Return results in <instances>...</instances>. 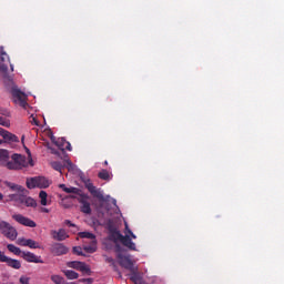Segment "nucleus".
<instances>
[{"label": "nucleus", "mask_w": 284, "mask_h": 284, "mask_svg": "<svg viewBox=\"0 0 284 284\" xmlns=\"http://www.w3.org/2000/svg\"><path fill=\"white\" fill-rule=\"evenodd\" d=\"M82 183H84V186L88 189V192H90V194L94 199H98V201H105L103 192H101V189H97V186H94L91 179L82 178Z\"/></svg>", "instance_id": "obj_4"}, {"label": "nucleus", "mask_w": 284, "mask_h": 284, "mask_svg": "<svg viewBox=\"0 0 284 284\" xmlns=\"http://www.w3.org/2000/svg\"><path fill=\"white\" fill-rule=\"evenodd\" d=\"M21 258H23V261H27V263H43V260L41 258V256H37L32 252L23 251Z\"/></svg>", "instance_id": "obj_12"}, {"label": "nucleus", "mask_w": 284, "mask_h": 284, "mask_svg": "<svg viewBox=\"0 0 284 284\" xmlns=\"http://www.w3.org/2000/svg\"><path fill=\"white\" fill-rule=\"evenodd\" d=\"M8 170H19V163L17 162H8L7 163Z\"/></svg>", "instance_id": "obj_35"}, {"label": "nucleus", "mask_w": 284, "mask_h": 284, "mask_svg": "<svg viewBox=\"0 0 284 284\" xmlns=\"http://www.w3.org/2000/svg\"><path fill=\"white\" fill-rule=\"evenodd\" d=\"M50 252L53 256H63V254L68 253V248L61 243H54L51 245Z\"/></svg>", "instance_id": "obj_11"}, {"label": "nucleus", "mask_w": 284, "mask_h": 284, "mask_svg": "<svg viewBox=\"0 0 284 284\" xmlns=\"http://www.w3.org/2000/svg\"><path fill=\"white\" fill-rule=\"evenodd\" d=\"M0 201H3V193L0 192Z\"/></svg>", "instance_id": "obj_51"}, {"label": "nucleus", "mask_w": 284, "mask_h": 284, "mask_svg": "<svg viewBox=\"0 0 284 284\" xmlns=\"http://www.w3.org/2000/svg\"><path fill=\"white\" fill-rule=\"evenodd\" d=\"M11 94L14 103H18L20 108H23L24 110L28 108V95L23 93V91L14 85L11 88Z\"/></svg>", "instance_id": "obj_3"}, {"label": "nucleus", "mask_w": 284, "mask_h": 284, "mask_svg": "<svg viewBox=\"0 0 284 284\" xmlns=\"http://www.w3.org/2000/svg\"><path fill=\"white\" fill-rule=\"evenodd\" d=\"M6 254H3V252L0 251V256H4Z\"/></svg>", "instance_id": "obj_53"}, {"label": "nucleus", "mask_w": 284, "mask_h": 284, "mask_svg": "<svg viewBox=\"0 0 284 284\" xmlns=\"http://www.w3.org/2000/svg\"><path fill=\"white\" fill-rule=\"evenodd\" d=\"M39 199H40L41 205H44V206L48 205V192L40 191Z\"/></svg>", "instance_id": "obj_26"}, {"label": "nucleus", "mask_w": 284, "mask_h": 284, "mask_svg": "<svg viewBox=\"0 0 284 284\" xmlns=\"http://www.w3.org/2000/svg\"><path fill=\"white\" fill-rule=\"evenodd\" d=\"M51 168L57 172H61V170H63V164H61V162H51Z\"/></svg>", "instance_id": "obj_32"}, {"label": "nucleus", "mask_w": 284, "mask_h": 284, "mask_svg": "<svg viewBox=\"0 0 284 284\" xmlns=\"http://www.w3.org/2000/svg\"><path fill=\"white\" fill-rule=\"evenodd\" d=\"M130 281H132V283H141V281H143V276H141V273L139 272V266H136L135 268H133L132 271H130Z\"/></svg>", "instance_id": "obj_19"}, {"label": "nucleus", "mask_w": 284, "mask_h": 284, "mask_svg": "<svg viewBox=\"0 0 284 284\" xmlns=\"http://www.w3.org/2000/svg\"><path fill=\"white\" fill-rule=\"evenodd\" d=\"M64 276H67V278L69 281H77V278H79V273L72 271V270H67L63 271Z\"/></svg>", "instance_id": "obj_24"}, {"label": "nucleus", "mask_w": 284, "mask_h": 284, "mask_svg": "<svg viewBox=\"0 0 284 284\" xmlns=\"http://www.w3.org/2000/svg\"><path fill=\"white\" fill-rule=\"evenodd\" d=\"M125 230H126L128 234H130L131 237L136 239V235L134 233H132V230H130V227L128 226V223H125Z\"/></svg>", "instance_id": "obj_42"}, {"label": "nucleus", "mask_w": 284, "mask_h": 284, "mask_svg": "<svg viewBox=\"0 0 284 284\" xmlns=\"http://www.w3.org/2000/svg\"><path fill=\"white\" fill-rule=\"evenodd\" d=\"M63 284H70V283H68V282H64Z\"/></svg>", "instance_id": "obj_56"}, {"label": "nucleus", "mask_w": 284, "mask_h": 284, "mask_svg": "<svg viewBox=\"0 0 284 284\" xmlns=\"http://www.w3.org/2000/svg\"><path fill=\"white\" fill-rule=\"evenodd\" d=\"M4 185L7 187H9L11 190V192H18V193H24L26 192V187L19 185V184H14L12 182H4Z\"/></svg>", "instance_id": "obj_20"}, {"label": "nucleus", "mask_w": 284, "mask_h": 284, "mask_svg": "<svg viewBox=\"0 0 284 284\" xmlns=\"http://www.w3.org/2000/svg\"><path fill=\"white\" fill-rule=\"evenodd\" d=\"M77 201L81 204L80 210L83 214H92V207L90 206V195L85 194L77 197Z\"/></svg>", "instance_id": "obj_7"}, {"label": "nucleus", "mask_w": 284, "mask_h": 284, "mask_svg": "<svg viewBox=\"0 0 284 284\" xmlns=\"http://www.w3.org/2000/svg\"><path fill=\"white\" fill-rule=\"evenodd\" d=\"M22 199H23V193H14V194H9L7 201H13L14 203H18V205H21Z\"/></svg>", "instance_id": "obj_22"}, {"label": "nucleus", "mask_w": 284, "mask_h": 284, "mask_svg": "<svg viewBox=\"0 0 284 284\" xmlns=\"http://www.w3.org/2000/svg\"><path fill=\"white\" fill-rule=\"evenodd\" d=\"M0 232L6 236V239H9V241H17V236H19L17 229L3 220H0Z\"/></svg>", "instance_id": "obj_1"}, {"label": "nucleus", "mask_w": 284, "mask_h": 284, "mask_svg": "<svg viewBox=\"0 0 284 284\" xmlns=\"http://www.w3.org/2000/svg\"><path fill=\"white\" fill-rule=\"evenodd\" d=\"M6 57L8 58V53H6V50L3 49V47H0V61L4 62Z\"/></svg>", "instance_id": "obj_36"}, {"label": "nucleus", "mask_w": 284, "mask_h": 284, "mask_svg": "<svg viewBox=\"0 0 284 284\" xmlns=\"http://www.w3.org/2000/svg\"><path fill=\"white\" fill-rule=\"evenodd\" d=\"M0 263H7L8 267L13 270H21V262L6 255H0Z\"/></svg>", "instance_id": "obj_10"}, {"label": "nucleus", "mask_w": 284, "mask_h": 284, "mask_svg": "<svg viewBox=\"0 0 284 284\" xmlns=\"http://www.w3.org/2000/svg\"><path fill=\"white\" fill-rule=\"evenodd\" d=\"M64 192L67 194H75V195H71V199H81V196H85V193H83L81 189L73 187V186L69 189H64Z\"/></svg>", "instance_id": "obj_17"}, {"label": "nucleus", "mask_w": 284, "mask_h": 284, "mask_svg": "<svg viewBox=\"0 0 284 284\" xmlns=\"http://www.w3.org/2000/svg\"><path fill=\"white\" fill-rule=\"evenodd\" d=\"M118 236L121 237L120 243H122L124 247H128L129 250H136V244L132 242V239L130 237V235H118Z\"/></svg>", "instance_id": "obj_15"}, {"label": "nucleus", "mask_w": 284, "mask_h": 284, "mask_svg": "<svg viewBox=\"0 0 284 284\" xmlns=\"http://www.w3.org/2000/svg\"><path fill=\"white\" fill-rule=\"evenodd\" d=\"M0 125H2L3 128H10V120L0 116Z\"/></svg>", "instance_id": "obj_34"}, {"label": "nucleus", "mask_w": 284, "mask_h": 284, "mask_svg": "<svg viewBox=\"0 0 284 284\" xmlns=\"http://www.w3.org/2000/svg\"><path fill=\"white\" fill-rule=\"evenodd\" d=\"M79 236L80 239H90L91 241H94V239H97V236H94V234L91 232H80Z\"/></svg>", "instance_id": "obj_28"}, {"label": "nucleus", "mask_w": 284, "mask_h": 284, "mask_svg": "<svg viewBox=\"0 0 284 284\" xmlns=\"http://www.w3.org/2000/svg\"><path fill=\"white\" fill-rule=\"evenodd\" d=\"M51 235L54 241H65L68 239V233L64 229H60L59 231H52Z\"/></svg>", "instance_id": "obj_18"}, {"label": "nucleus", "mask_w": 284, "mask_h": 284, "mask_svg": "<svg viewBox=\"0 0 284 284\" xmlns=\"http://www.w3.org/2000/svg\"><path fill=\"white\" fill-rule=\"evenodd\" d=\"M65 224L69 225V227H74V224L70 220H65Z\"/></svg>", "instance_id": "obj_47"}, {"label": "nucleus", "mask_w": 284, "mask_h": 284, "mask_svg": "<svg viewBox=\"0 0 284 284\" xmlns=\"http://www.w3.org/2000/svg\"><path fill=\"white\" fill-rule=\"evenodd\" d=\"M17 244L21 247H30V250H41V245L39 244V242L32 239L19 237Z\"/></svg>", "instance_id": "obj_9"}, {"label": "nucleus", "mask_w": 284, "mask_h": 284, "mask_svg": "<svg viewBox=\"0 0 284 284\" xmlns=\"http://www.w3.org/2000/svg\"><path fill=\"white\" fill-rule=\"evenodd\" d=\"M27 187L29 190H34V187L45 190V187H50V180H48L45 176L31 178L27 180Z\"/></svg>", "instance_id": "obj_2"}, {"label": "nucleus", "mask_w": 284, "mask_h": 284, "mask_svg": "<svg viewBox=\"0 0 284 284\" xmlns=\"http://www.w3.org/2000/svg\"><path fill=\"white\" fill-rule=\"evenodd\" d=\"M67 165H68L69 170H72V168H74V165L72 164V161H70V160L67 161Z\"/></svg>", "instance_id": "obj_45"}, {"label": "nucleus", "mask_w": 284, "mask_h": 284, "mask_svg": "<svg viewBox=\"0 0 284 284\" xmlns=\"http://www.w3.org/2000/svg\"><path fill=\"white\" fill-rule=\"evenodd\" d=\"M52 154H59V151L51 149Z\"/></svg>", "instance_id": "obj_50"}, {"label": "nucleus", "mask_w": 284, "mask_h": 284, "mask_svg": "<svg viewBox=\"0 0 284 284\" xmlns=\"http://www.w3.org/2000/svg\"><path fill=\"white\" fill-rule=\"evenodd\" d=\"M21 160V154H13L12 155V161L14 162V163H19V161Z\"/></svg>", "instance_id": "obj_41"}, {"label": "nucleus", "mask_w": 284, "mask_h": 284, "mask_svg": "<svg viewBox=\"0 0 284 284\" xmlns=\"http://www.w3.org/2000/svg\"><path fill=\"white\" fill-rule=\"evenodd\" d=\"M0 114L2 116H10V111H8L6 108H0Z\"/></svg>", "instance_id": "obj_39"}, {"label": "nucleus", "mask_w": 284, "mask_h": 284, "mask_svg": "<svg viewBox=\"0 0 284 284\" xmlns=\"http://www.w3.org/2000/svg\"><path fill=\"white\" fill-rule=\"evenodd\" d=\"M2 139H4V141H8L9 143H19V138L10 133L9 131H4Z\"/></svg>", "instance_id": "obj_21"}, {"label": "nucleus", "mask_w": 284, "mask_h": 284, "mask_svg": "<svg viewBox=\"0 0 284 284\" xmlns=\"http://www.w3.org/2000/svg\"><path fill=\"white\" fill-rule=\"evenodd\" d=\"M0 79L3 83H12V75L8 72V64H0Z\"/></svg>", "instance_id": "obj_13"}, {"label": "nucleus", "mask_w": 284, "mask_h": 284, "mask_svg": "<svg viewBox=\"0 0 284 284\" xmlns=\"http://www.w3.org/2000/svg\"><path fill=\"white\" fill-rule=\"evenodd\" d=\"M19 281L21 284H30V277L21 276Z\"/></svg>", "instance_id": "obj_40"}, {"label": "nucleus", "mask_w": 284, "mask_h": 284, "mask_svg": "<svg viewBox=\"0 0 284 284\" xmlns=\"http://www.w3.org/2000/svg\"><path fill=\"white\" fill-rule=\"evenodd\" d=\"M67 265L72 270H78V272H82V274H87V276H92V270L84 262L71 261V262H68Z\"/></svg>", "instance_id": "obj_5"}, {"label": "nucleus", "mask_w": 284, "mask_h": 284, "mask_svg": "<svg viewBox=\"0 0 284 284\" xmlns=\"http://www.w3.org/2000/svg\"><path fill=\"white\" fill-rule=\"evenodd\" d=\"M83 250L88 254H94V252H97V247H94V246H84Z\"/></svg>", "instance_id": "obj_37"}, {"label": "nucleus", "mask_w": 284, "mask_h": 284, "mask_svg": "<svg viewBox=\"0 0 284 284\" xmlns=\"http://www.w3.org/2000/svg\"><path fill=\"white\" fill-rule=\"evenodd\" d=\"M7 248L12 253L16 254V256H23V251L19 248L18 246H14V244H8Z\"/></svg>", "instance_id": "obj_23"}, {"label": "nucleus", "mask_w": 284, "mask_h": 284, "mask_svg": "<svg viewBox=\"0 0 284 284\" xmlns=\"http://www.w3.org/2000/svg\"><path fill=\"white\" fill-rule=\"evenodd\" d=\"M110 240L111 241H120L121 242V237L120 236H123V234H121V232H119V230L116 229H111L110 230Z\"/></svg>", "instance_id": "obj_25"}, {"label": "nucleus", "mask_w": 284, "mask_h": 284, "mask_svg": "<svg viewBox=\"0 0 284 284\" xmlns=\"http://www.w3.org/2000/svg\"><path fill=\"white\" fill-rule=\"evenodd\" d=\"M32 124L33 125H39V120H37V118H32Z\"/></svg>", "instance_id": "obj_48"}, {"label": "nucleus", "mask_w": 284, "mask_h": 284, "mask_svg": "<svg viewBox=\"0 0 284 284\" xmlns=\"http://www.w3.org/2000/svg\"><path fill=\"white\" fill-rule=\"evenodd\" d=\"M104 261L105 263H109V265H111L112 263H114V258L108 256V255H104Z\"/></svg>", "instance_id": "obj_43"}, {"label": "nucleus", "mask_w": 284, "mask_h": 284, "mask_svg": "<svg viewBox=\"0 0 284 284\" xmlns=\"http://www.w3.org/2000/svg\"><path fill=\"white\" fill-rule=\"evenodd\" d=\"M79 283L92 284V283H94V280L92 277L81 278V280H79Z\"/></svg>", "instance_id": "obj_38"}, {"label": "nucleus", "mask_w": 284, "mask_h": 284, "mask_svg": "<svg viewBox=\"0 0 284 284\" xmlns=\"http://www.w3.org/2000/svg\"><path fill=\"white\" fill-rule=\"evenodd\" d=\"M99 179H101L102 181H110V172H108V170H102L99 172L98 174Z\"/></svg>", "instance_id": "obj_27"}, {"label": "nucleus", "mask_w": 284, "mask_h": 284, "mask_svg": "<svg viewBox=\"0 0 284 284\" xmlns=\"http://www.w3.org/2000/svg\"><path fill=\"white\" fill-rule=\"evenodd\" d=\"M59 187L65 192V190H70V187H67L65 184H60Z\"/></svg>", "instance_id": "obj_46"}, {"label": "nucleus", "mask_w": 284, "mask_h": 284, "mask_svg": "<svg viewBox=\"0 0 284 284\" xmlns=\"http://www.w3.org/2000/svg\"><path fill=\"white\" fill-rule=\"evenodd\" d=\"M11 71H14V65L10 64Z\"/></svg>", "instance_id": "obj_52"}, {"label": "nucleus", "mask_w": 284, "mask_h": 284, "mask_svg": "<svg viewBox=\"0 0 284 284\" xmlns=\"http://www.w3.org/2000/svg\"><path fill=\"white\" fill-rule=\"evenodd\" d=\"M7 130L3 128H0V136H3L6 134Z\"/></svg>", "instance_id": "obj_49"}, {"label": "nucleus", "mask_w": 284, "mask_h": 284, "mask_svg": "<svg viewBox=\"0 0 284 284\" xmlns=\"http://www.w3.org/2000/svg\"><path fill=\"white\" fill-rule=\"evenodd\" d=\"M51 281L55 284H64L65 280L60 275H52Z\"/></svg>", "instance_id": "obj_29"}, {"label": "nucleus", "mask_w": 284, "mask_h": 284, "mask_svg": "<svg viewBox=\"0 0 284 284\" xmlns=\"http://www.w3.org/2000/svg\"><path fill=\"white\" fill-rule=\"evenodd\" d=\"M110 265L113 268V272H116L119 278H123V274L119 270V265H116V261L114 260L113 263H111Z\"/></svg>", "instance_id": "obj_31"}, {"label": "nucleus", "mask_w": 284, "mask_h": 284, "mask_svg": "<svg viewBox=\"0 0 284 284\" xmlns=\"http://www.w3.org/2000/svg\"><path fill=\"white\" fill-rule=\"evenodd\" d=\"M20 205H24L26 207H37L38 203L34 197L28 196L26 194L22 195V200L20 202Z\"/></svg>", "instance_id": "obj_16"}, {"label": "nucleus", "mask_w": 284, "mask_h": 284, "mask_svg": "<svg viewBox=\"0 0 284 284\" xmlns=\"http://www.w3.org/2000/svg\"><path fill=\"white\" fill-rule=\"evenodd\" d=\"M40 212L44 213V214H50V210L47 207H41Z\"/></svg>", "instance_id": "obj_44"}, {"label": "nucleus", "mask_w": 284, "mask_h": 284, "mask_svg": "<svg viewBox=\"0 0 284 284\" xmlns=\"http://www.w3.org/2000/svg\"><path fill=\"white\" fill-rule=\"evenodd\" d=\"M118 263L121 267L128 270L129 272H133V270L136 267L134 265V261H132L130 256L123 254H118Z\"/></svg>", "instance_id": "obj_6"}, {"label": "nucleus", "mask_w": 284, "mask_h": 284, "mask_svg": "<svg viewBox=\"0 0 284 284\" xmlns=\"http://www.w3.org/2000/svg\"><path fill=\"white\" fill-rule=\"evenodd\" d=\"M54 143L62 153L65 152V150L72 152V144H70V142H68L65 138H60Z\"/></svg>", "instance_id": "obj_14"}, {"label": "nucleus", "mask_w": 284, "mask_h": 284, "mask_svg": "<svg viewBox=\"0 0 284 284\" xmlns=\"http://www.w3.org/2000/svg\"><path fill=\"white\" fill-rule=\"evenodd\" d=\"M0 159L1 161H7L10 159V153L6 149L0 150Z\"/></svg>", "instance_id": "obj_30"}, {"label": "nucleus", "mask_w": 284, "mask_h": 284, "mask_svg": "<svg viewBox=\"0 0 284 284\" xmlns=\"http://www.w3.org/2000/svg\"><path fill=\"white\" fill-rule=\"evenodd\" d=\"M12 219L20 225H24V227H37L36 221H32L30 217L23 216L21 214H13Z\"/></svg>", "instance_id": "obj_8"}, {"label": "nucleus", "mask_w": 284, "mask_h": 284, "mask_svg": "<svg viewBox=\"0 0 284 284\" xmlns=\"http://www.w3.org/2000/svg\"><path fill=\"white\" fill-rule=\"evenodd\" d=\"M3 143V140H0V145Z\"/></svg>", "instance_id": "obj_54"}, {"label": "nucleus", "mask_w": 284, "mask_h": 284, "mask_svg": "<svg viewBox=\"0 0 284 284\" xmlns=\"http://www.w3.org/2000/svg\"><path fill=\"white\" fill-rule=\"evenodd\" d=\"M73 254H77L78 256H85L83 253V248L81 246H74L72 248Z\"/></svg>", "instance_id": "obj_33"}, {"label": "nucleus", "mask_w": 284, "mask_h": 284, "mask_svg": "<svg viewBox=\"0 0 284 284\" xmlns=\"http://www.w3.org/2000/svg\"><path fill=\"white\" fill-rule=\"evenodd\" d=\"M104 165H108V161H104Z\"/></svg>", "instance_id": "obj_55"}]
</instances>
